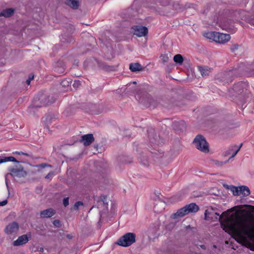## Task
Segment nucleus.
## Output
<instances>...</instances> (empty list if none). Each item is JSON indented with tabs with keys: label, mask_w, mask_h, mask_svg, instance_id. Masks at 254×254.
Segmentation results:
<instances>
[{
	"label": "nucleus",
	"mask_w": 254,
	"mask_h": 254,
	"mask_svg": "<svg viewBox=\"0 0 254 254\" xmlns=\"http://www.w3.org/2000/svg\"><path fill=\"white\" fill-rule=\"evenodd\" d=\"M69 204V198L68 197L64 198L63 199V204L65 207H66Z\"/></svg>",
	"instance_id": "28"
},
{
	"label": "nucleus",
	"mask_w": 254,
	"mask_h": 254,
	"mask_svg": "<svg viewBox=\"0 0 254 254\" xmlns=\"http://www.w3.org/2000/svg\"><path fill=\"white\" fill-rule=\"evenodd\" d=\"M66 237L69 239H72V236L71 235L68 234L66 235Z\"/></svg>",
	"instance_id": "38"
},
{
	"label": "nucleus",
	"mask_w": 254,
	"mask_h": 254,
	"mask_svg": "<svg viewBox=\"0 0 254 254\" xmlns=\"http://www.w3.org/2000/svg\"><path fill=\"white\" fill-rule=\"evenodd\" d=\"M5 182H6V184H7V179H5Z\"/></svg>",
	"instance_id": "44"
},
{
	"label": "nucleus",
	"mask_w": 254,
	"mask_h": 254,
	"mask_svg": "<svg viewBox=\"0 0 254 254\" xmlns=\"http://www.w3.org/2000/svg\"><path fill=\"white\" fill-rule=\"evenodd\" d=\"M83 205V203L82 201H77L74 205V208L75 210H78L79 206Z\"/></svg>",
	"instance_id": "24"
},
{
	"label": "nucleus",
	"mask_w": 254,
	"mask_h": 254,
	"mask_svg": "<svg viewBox=\"0 0 254 254\" xmlns=\"http://www.w3.org/2000/svg\"><path fill=\"white\" fill-rule=\"evenodd\" d=\"M7 160L6 159V157H3V158L0 159V164L6 162Z\"/></svg>",
	"instance_id": "32"
},
{
	"label": "nucleus",
	"mask_w": 254,
	"mask_h": 254,
	"mask_svg": "<svg viewBox=\"0 0 254 254\" xmlns=\"http://www.w3.org/2000/svg\"><path fill=\"white\" fill-rule=\"evenodd\" d=\"M193 143L198 150L204 153L208 152V144L202 135H197L194 139Z\"/></svg>",
	"instance_id": "4"
},
{
	"label": "nucleus",
	"mask_w": 254,
	"mask_h": 254,
	"mask_svg": "<svg viewBox=\"0 0 254 254\" xmlns=\"http://www.w3.org/2000/svg\"><path fill=\"white\" fill-rule=\"evenodd\" d=\"M237 48H238V46H235V47H234V48H231V51L234 52L235 50V49H237Z\"/></svg>",
	"instance_id": "37"
},
{
	"label": "nucleus",
	"mask_w": 254,
	"mask_h": 254,
	"mask_svg": "<svg viewBox=\"0 0 254 254\" xmlns=\"http://www.w3.org/2000/svg\"><path fill=\"white\" fill-rule=\"evenodd\" d=\"M31 80H30V79H27V80H26V83H27L28 85H30V82H31Z\"/></svg>",
	"instance_id": "39"
},
{
	"label": "nucleus",
	"mask_w": 254,
	"mask_h": 254,
	"mask_svg": "<svg viewBox=\"0 0 254 254\" xmlns=\"http://www.w3.org/2000/svg\"><path fill=\"white\" fill-rule=\"evenodd\" d=\"M15 153L17 154H18V155L23 154V155H24L27 156H28V154L27 153H23L22 152H16Z\"/></svg>",
	"instance_id": "33"
},
{
	"label": "nucleus",
	"mask_w": 254,
	"mask_h": 254,
	"mask_svg": "<svg viewBox=\"0 0 254 254\" xmlns=\"http://www.w3.org/2000/svg\"><path fill=\"white\" fill-rule=\"evenodd\" d=\"M207 210H205V219H206V217H207Z\"/></svg>",
	"instance_id": "40"
},
{
	"label": "nucleus",
	"mask_w": 254,
	"mask_h": 254,
	"mask_svg": "<svg viewBox=\"0 0 254 254\" xmlns=\"http://www.w3.org/2000/svg\"><path fill=\"white\" fill-rule=\"evenodd\" d=\"M157 206V204H156V205H155V206H154V210H155V211L158 212V211L156 210Z\"/></svg>",
	"instance_id": "41"
},
{
	"label": "nucleus",
	"mask_w": 254,
	"mask_h": 254,
	"mask_svg": "<svg viewBox=\"0 0 254 254\" xmlns=\"http://www.w3.org/2000/svg\"><path fill=\"white\" fill-rule=\"evenodd\" d=\"M161 60H162L163 63H167L168 62V61L169 60V58L168 55L166 54L162 55L161 56Z\"/></svg>",
	"instance_id": "23"
},
{
	"label": "nucleus",
	"mask_w": 254,
	"mask_h": 254,
	"mask_svg": "<svg viewBox=\"0 0 254 254\" xmlns=\"http://www.w3.org/2000/svg\"><path fill=\"white\" fill-rule=\"evenodd\" d=\"M188 214L190 213H195L199 210V207L194 203H191L185 206Z\"/></svg>",
	"instance_id": "10"
},
{
	"label": "nucleus",
	"mask_w": 254,
	"mask_h": 254,
	"mask_svg": "<svg viewBox=\"0 0 254 254\" xmlns=\"http://www.w3.org/2000/svg\"><path fill=\"white\" fill-rule=\"evenodd\" d=\"M242 145H243V144L241 143L239 146L235 145L232 147L233 150H234V152L232 154V156L230 157V159L236 156V155L238 153V152L240 150V149L241 148V147L242 146Z\"/></svg>",
	"instance_id": "19"
},
{
	"label": "nucleus",
	"mask_w": 254,
	"mask_h": 254,
	"mask_svg": "<svg viewBox=\"0 0 254 254\" xmlns=\"http://www.w3.org/2000/svg\"><path fill=\"white\" fill-rule=\"evenodd\" d=\"M199 71L201 72V74L202 76L208 75V73L210 72V68L208 67H200Z\"/></svg>",
	"instance_id": "18"
},
{
	"label": "nucleus",
	"mask_w": 254,
	"mask_h": 254,
	"mask_svg": "<svg viewBox=\"0 0 254 254\" xmlns=\"http://www.w3.org/2000/svg\"><path fill=\"white\" fill-rule=\"evenodd\" d=\"M31 237L30 233L27 235H23L19 236L18 239L13 242V245L14 246H19L26 244L29 241V239Z\"/></svg>",
	"instance_id": "7"
},
{
	"label": "nucleus",
	"mask_w": 254,
	"mask_h": 254,
	"mask_svg": "<svg viewBox=\"0 0 254 254\" xmlns=\"http://www.w3.org/2000/svg\"><path fill=\"white\" fill-rule=\"evenodd\" d=\"M249 23L251 25L254 26V19L250 20Z\"/></svg>",
	"instance_id": "36"
},
{
	"label": "nucleus",
	"mask_w": 254,
	"mask_h": 254,
	"mask_svg": "<svg viewBox=\"0 0 254 254\" xmlns=\"http://www.w3.org/2000/svg\"><path fill=\"white\" fill-rule=\"evenodd\" d=\"M94 141V137L92 134H87L82 136L80 140L85 146L90 145Z\"/></svg>",
	"instance_id": "8"
},
{
	"label": "nucleus",
	"mask_w": 254,
	"mask_h": 254,
	"mask_svg": "<svg viewBox=\"0 0 254 254\" xmlns=\"http://www.w3.org/2000/svg\"><path fill=\"white\" fill-rule=\"evenodd\" d=\"M53 175H54V173L53 172H50V173H49L45 177V178L46 179H51L53 177Z\"/></svg>",
	"instance_id": "29"
},
{
	"label": "nucleus",
	"mask_w": 254,
	"mask_h": 254,
	"mask_svg": "<svg viewBox=\"0 0 254 254\" xmlns=\"http://www.w3.org/2000/svg\"><path fill=\"white\" fill-rule=\"evenodd\" d=\"M19 228L18 224L15 222L9 224L5 229V232L8 234L16 232Z\"/></svg>",
	"instance_id": "9"
},
{
	"label": "nucleus",
	"mask_w": 254,
	"mask_h": 254,
	"mask_svg": "<svg viewBox=\"0 0 254 254\" xmlns=\"http://www.w3.org/2000/svg\"><path fill=\"white\" fill-rule=\"evenodd\" d=\"M239 190H240V187H236L233 186H231V190L233 192V194L235 195H240Z\"/></svg>",
	"instance_id": "20"
},
{
	"label": "nucleus",
	"mask_w": 254,
	"mask_h": 254,
	"mask_svg": "<svg viewBox=\"0 0 254 254\" xmlns=\"http://www.w3.org/2000/svg\"><path fill=\"white\" fill-rule=\"evenodd\" d=\"M65 3L75 9H77L79 6V2L77 0H67Z\"/></svg>",
	"instance_id": "13"
},
{
	"label": "nucleus",
	"mask_w": 254,
	"mask_h": 254,
	"mask_svg": "<svg viewBox=\"0 0 254 254\" xmlns=\"http://www.w3.org/2000/svg\"><path fill=\"white\" fill-rule=\"evenodd\" d=\"M201 247L202 249H204V248H205V246H204V245H201Z\"/></svg>",
	"instance_id": "43"
},
{
	"label": "nucleus",
	"mask_w": 254,
	"mask_h": 254,
	"mask_svg": "<svg viewBox=\"0 0 254 254\" xmlns=\"http://www.w3.org/2000/svg\"><path fill=\"white\" fill-rule=\"evenodd\" d=\"M34 74H30L29 75V78H28V79H30V80H32V79H33V78H34Z\"/></svg>",
	"instance_id": "34"
},
{
	"label": "nucleus",
	"mask_w": 254,
	"mask_h": 254,
	"mask_svg": "<svg viewBox=\"0 0 254 254\" xmlns=\"http://www.w3.org/2000/svg\"><path fill=\"white\" fill-rule=\"evenodd\" d=\"M14 9L9 8L3 10L0 13V16H3L5 17H9L13 15Z\"/></svg>",
	"instance_id": "15"
},
{
	"label": "nucleus",
	"mask_w": 254,
	"mask_h": 254,
	"mask_svg": "<svg viewBox=\"0 0 254 254\" xmlns=\"http://www.w3.org/2000/svg\"><path fill=\"white\" fill-rule=\"evenodd\" d=\"M9 174H7L6 176L9 174L10 175L15 177H25L27 176V172L22 168H10L9 169Z\"/></svg>",
	"instance_id": "6"
},
{
	"label": "nucleus",
	"mask_w": 254,
	"mask_h": 254,
	"mask_svg": "<svg viewBox=\"0 0 254 254\" xmlns=\"http://www.w3.org/2000/svg\"><path fill=\"white\" fill-rule=\"evenodd\" d=\"M71 81L70 80V81H67V80L64 79L62 81L61 84L64 86H68L69 84H71Z\"/></svg>",
	"instance_id": "25"
},
{
	"label": "nucleus",
	"mask_w": 254,
	"mask_h": 254,
	"mask_svg": "<svg viewBox=\"0 0 254 254\" xmlns=\"http://www.w3.org/2000/svg\"><path fill=\"white\" fill-rule=\"evenodd\" d=\"M186 214H188V213L184 206V207L179 209L176 213H173L171 216V218L173 219H178L184 216Z\"/></svg>",
	"instance_id": "11"
},
{
	"label": "nucleus",
	"mask_w": 254,
	"mask_h": 254,
	"mask_svg": "<svg viewBox=\"0 0 254 254\" xmlns=\"http://www.w3.org/2000/svg\"><path fill=\"white\" fill-rule=\"evenodd\" d=\"M131 32L137 37H141L147 35L148 30L146 27L141 25L133 26L131 28Z\"/></svg>",
	"instance_id": "5"
},
{
	"label": "nucleus",
	"mask_w": 254,
	"mask_h": 254,
	"mask_svg": "<svg viewBox=\"0 0 254 254\" xmlns=\"http://www.w3.org/2000/svg\"><path fill=\"white\" fill-rule=\"evenodd\" d=\"M53 224L56 227H58V228H59L61 227V222L60 220H55L54 221H53Z\"/></svg>",
	"instance_id": "27"
},
{
	"label": "nucleus",
	"mask_w": 254,
	"mask_h": 254,
	"mask_svg": "<svg viewBox=\"0 0 254 254\" xmlns=\"http://www.w3.org/2000/svg\"><path fill=\"white\" fill-rule=\"evenodd\" d=\"M225 211L219 216L221 228L237 241L254 251V218L250 213H237L227 217Z\"/></svg>",
	"instance_id": "1"
},
{
	"label": "nucleus",
	"mask_w": 254,
	"mask_h": 254,
	"mask_svg": "<svg viewBox=\"0 0 254 254\" xmlns=\"http://www.w3.org/2000/svg\"><path fill=\"white\" fill-rule=\"evenodd\" d=\"M6 159L7 162H18L16 159L12 156L6 157Z\"/></svg>",
	"instance_id": "26"
},
{
	"label": "nucleus",
	"mask_w": 254,
	"mask_h": 254,
	"mask_svg": "<svg viewBox=\"0 0 254 254\" xmlns=\"http://www.w3.org/2000/svg\"><path fill=\"white\" fill-rule=\"evenodd\" d=\"M173 7L175 10L177 11L181 10L183 8L182 6L179 3L174 4L173 5Z\"/></svg>",
	"instance_id": "22"
},
{
	"label": "nucleus",
	"mask_w": 254,
	"mask_h": 254,
	"mask_svg": "<svg viewBox=\"0 0 254 254\" xmlns=\"http://www.w3.org/2000/svg\"><path fill=\"white\" fill-rule=\"evenodd\" d=\"M55 214V210L52 208H49L43 211L40 213V215L43 218H49L53 216Z\"/></svg>",
	"instance_id": "12"
},
{
	"label": "nucleus",
	"mask_w": 254,
	"mask_h": 254,
	"mask_svg": "<svg viewBox=\"0 0 254 254\" xmlns=\"http://www.w3.org/2000/svg\"><path fill=\"white\" fill-rule=\"evenodd\" d=\"M47 166H51L50 165H48L46 163H42L41 164H40V165H37L36 167H40L41 168H45Z\"/></svg>",
	"instance_id": "30"
},
{
	"label": "nucleus",
	"mask_w": 254,
	"mask_h": 254,
	"mask_svg": "<svg viewBox=\"0 0 254 254\" xmlns=\"http://www.w3.org/2000/svg\"><path fill=\"white\" fill-rule=\"evenodd\" d=\"M7 203V200H4L1 202H0V206H3L5 205Z\"/></svg>",
	"instance_id": "31"
},
{
	"label": "nucleus",
	"mask_w": 254,
	"mask_h": 254,
	"mask_svg": "<svg viewBox=\"0 0 254 254\" xmlns=\"http://www.w3.org/2000/svg\"><path fill=\"white\" fill-rule=\"evenodd\" d=\"M129 69L131 71L135 72L141 71L142 69V67L138 63H131L129 64Z\"/></svg>",
	"instance_id": "14"
},
{
	"label": "nucleus",
	"mask_w": 254,
	"mask_h": 254,
	"mask_svg": "<svg viewBox=\"0 0 254 254\" xmlns=\"http://www.w3.org/2000/svg\"><path fill=\"white\" fill-rule=\"evenodd\" d=\"M157 3H159L160 5L162 6L168 5L170 3L168 0H155Z\"/></svg>",
	"instance_id": "21"
},
{
	"label": "nucleus",
	"mask_w": 254,
	"mask_h": 254,
	"mask_svg": "<svg viewBox=\"0 0 254 254\" xmlns=\"http://www.w3.org/2000/svg\"><path fill=\"white\" fill-rule=\"evenodd\" d=\"M136 235L133 233H127L119 239L116 244L119 246L127 247L135 242Z\"/></svg>",
	"instance_id": "3"
},
{
	"label": "nucleus",
	"mask_w": 254,
	"mask_h": 254,
	"mask_svg": "<svg viewBox=\"0 0 254 254\" xmlns=\"http://www.w3.org/2000/svg\"><path fill=\"white\" fill-rule=\"evenodd\" d=\"M144 165H147V161H145V162H144L143 163Z\"/></svg>",
	"instance_id": "42"
},
{
	"label": "nucleus",
	"mask_w": 254,
	"mask_h": 254,
	"mask_svg": "<svg viewBox=\"0 0 254 254\" xmlns=\"http://www.w3.org/2000/svg\"><path fill=\"white\" fill-rule=\"evenodd\" d=\"M240 194H242L244 196H248L250 194V190L247 186H242L240 187Z\"/></svg>",
	"instance_id": "16"
},
{
	"label": "nucleus",
	"mask_w": 254,
	"mask_h": 254,
	"mask_svg": "<svg viewBox=\"0 0 254 254\" xmlns=\"http://www.w3.org/2000/svg\"><path fill=\"white\" fill-rule=\"evenodd\" d=\"M43 119L44 122H47L48 120L50 119V117L47 116L46 117L43 118Z\"/></svg>",
	"instance_id": "35"
},
{
	"label": "nucleus",
	"mask_w": 254,
	"mask_h": 254,
	"mask_svg": "<svg viewBox=\"0 0 254 254\" xmlns=\"http://www.w3.org/2000/svg\"><path fill=\"white\" fill-rule=\"evenodd\" d=\"M205 36L217 43L221 44L227 42L231 39V36L229 34L212 31L206 33Z\"/></svg>",
	"instance_id": "2"
},
{
	"label": "nucleus",
	"mask_w": 254,
	"mask_h": 254,
	"mask_svg": "<svg viewBox=\"0 0 254 254\" xmlns=\"http://www.w3.org/2000/svg\"><path fill=\"white\" fill-rule=\"evenodd\" d=\"M173 60L175 63L179 64L180 65H182L184 61V58L181 54L176 55L174 57Z\"/></svg>",
	"instance_id": "17"
},
{
	"label": "nucleus",
	"mask_w": 254,
	"mask_h": 254,
	"mask_svg": "<svg viewBox=\"0 0 254 254\" xmlns=\"http://www.w3.org/2000/svg\"><path fill=\"white\" fill-rule=\"evenodd\" d=\"M42 105H40V106H36V107H41Z\"/></svg>",
	"instance_id": "45"
}]
</instances>
